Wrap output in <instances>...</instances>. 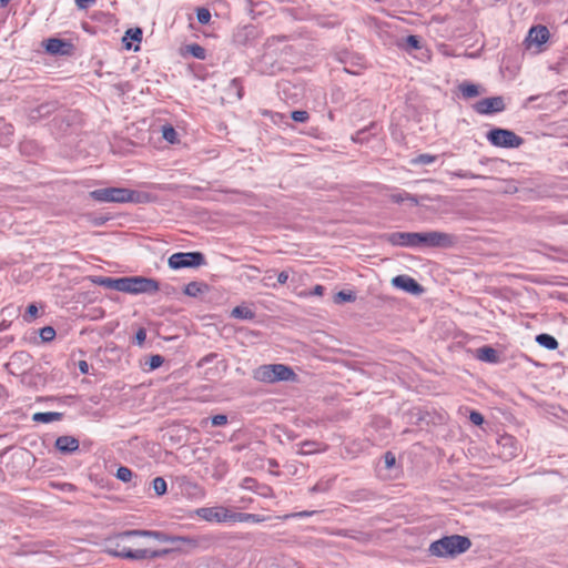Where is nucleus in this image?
<instances>
[{
	"label": "nucleus",
	"instance_id": "35",
	"mask_svg": "<svg viewBox=\"0 0 568 568\" xmlns=\"http://www.w3.org/2000/svg\"><path fill=\"white\" fill-rule=\"evenodd\" d=\"M163 362H164L163 356L158 355V354L152 355L146 363L149 365V371L159 368L163 364Z\"/></svg>",
	"mask_w": 568,
	"mask_h": 568
},
{
	"label": "nucleus",
	"instance_id": "10",
	"mask_svg": "<svg viewBox=\"0 0 568 568\" xmlns=\"http://www.w3.org/2000/svg\"><path fill=\"white\" fill-rule=\"evenodd\" d=\"M473 108L478 114H493L503 112L506 104L503 97H491L477 101Z\"/></svg>",
	"mask_w": 568,
	"mask_h": 568
},
{
	"label": "nucleus",
	"instance_id": "36",
	"mask_svg": "<svg viewBox=\"0 0 568 568\" xmlns=\"http://www.w3.org/2000/svg\"><path fill=\"white\" fill-rule=\"evenodd\" d=\"M353 301H355V295L352 292L341 291L335 296L336 303L353 302Z\"/></svg>",
	"mask_w": 568,
	"mask_h": 568
},
{
	"label": "nucleus",
	"instance_id": "18",
	"mask_svg": "<svg viewBox=\"0 0 568 568\" xmlns=\"http://www.w3.org/2000/svg\"><path fill=\"white\" fill-rule=\"evenodd\" d=\"M205 292H209V285L196 281L190 282L184 288V293L192 297H196Z\"/></svg>",
	"mask_w": 568,
	"mask_h": 568
},
{
	"label": "nucleus",
	"instance_id": "27",
	"mask_svg": "<svg viewBox=\"0 0 568 568\" xmlns=\"http://www.w3.org/2000/svg\"><path fill=\"white\" fill-rule=\"evenodd\" d=\"M333 479L320 480L313 487L310 488V493H325L328 491L332 487Z\"/></svg>",
	"mask_w": 568,
	"mask_h": 568
},
{
	"label": "nucleus",
	"instance_id": "37",
	"mask_svg": "<svg viewBox=\"0 0 568 568\" xmlns=\"http://www.w3.org/2000/svg\"><path fill=\"white\" fill-rule=\"evenodd\" d=\"M38 315V307L34 304H30L27 307L26 314L23 315V318L26 322L33 321Z\"/></svg>",
	"mask_w": 568,
	"mask_h": 568
},
{
	"label": "nucleus",
	"instance_id": "58",
	"mask_svg": "<svg viewBox=\"0 0 568 568\" xmlns=\"http://www.w3.org/2000/svg\"><path fill=\"white\" fill-rule=\"evenodd\" d=\"M9 1H10V0H0V6H1V7H4V6H7V4H8V2H9Z\"/></svg>",
	"mask_w": 568,
	"mask_h": 568
},
{
	"label": "nucleus",
	"instance_id": "45",
	"mask_svg": "<svg viewBox=\"0 0 568 568\" xmlns=\"http://www.w3.org/2000/svg\"><path fill=\"white\" fill-rule=\"evenodd\" d=\"M314 514H316L315 510H304V511L286 515L284 518L310 517V516H313Z\"/></svg>",
	"mask_w": 568,
	"mask_h": 568
},
{
	"label": "nucleus",
	"instance_id": "56",
	"mask_svg": "<svg viewBox=\"0 0 568 568\" xmlns=\"http://www.w3.org/2000/svg\"><path fill=\"white\" fill-rule=\"evenodd\" d=\"M510 184H511V187H510V185H507V189H505L506 192H511L515 190L514 184L513 183H510Z\"/></svg>",
	"mask_w": 568,
	"mask_h": 568
},
{
	"label": "nucleus",
	"instance_id": "29",
	"mask_svg": "<svg viewBox=\"0 0 568 568\" xmlns=\"http://www.w3.org/2000/svg\"><path fill=\"white\" fill-rule=\"evenodd\" d=\"M187 51L196 59L204 60L206 57V50L197 44L193 43L187 47Z\"/></svg>",
	"mask_w": 568,
	"mask_h": 568
},
{
	"label": "nucleus",
	"instance_id": "46",
	"mask_svg": "<svg viewBox=\"0 0 568 568\" xmlns=\"http://www.w3.org/2000/svg\"><path fill=\"white\" fill-rule=\"evenodd\" d=\"M231 87L235 88L237 90V97L239 99L242 98L243 95V88L241 87V81L240 79L235 78L231 81Z\"/></svg>",
	"mask_w": 568,
	"mask_h": 568
},
{
	"label": "nucleus",
	"instance_id": "31",
	"mask_svg": "<svg viewBox=\"0 0 568 568\" xmlns=\"http://www.w3.org/2000/svg\"><path fill=\"white\" fill-rule=\"evenodd\" d=\"M436 159H437L436 155L424 153V154H419L418 156L413 159L412 160V164H423V165H426V164H430V163L435 162Z\"/></svg>",
	"mask_w": 568,
	"mask_h": 568
},
{
	"label": "nucleus",
	"instance_id": "14",
	"mask_svg": "<svg viewBox=\"0 0 568 568\" xmlns=\"http://www.w3.org/2000/svg\"><path fill=\"white\" fill-rule=\"evenodd\" d=\"M92 282L105 288L124 292L125 277L113 278L105 276H95L92 278Z\"/></svg>",
	"mask_w": 568,
	"mask_h": 568
},
{
	"label": "nucleus",
	"instance_id": "15",
	"mask_svg": "<svg viewBox=\"0 0 568 568\" xmlns=\"http://www.w3.org/2000/svg\"><path fill=\"white\" fill-rule=\"evenodd\" d=\"M549 39V30L545 26H535L532 27L527 36V41L529 43H535L537 45H541L547 42Z\"/></svg>",
	"mask_w": 568,
	"mask_h": 568
},
{
	"label": "nucleus",
	"instance_id": "3",
	"mask_svg": "<svg viewBox=\"0 0 568 568\" xmlns=\"http://www.w3.org/2000/svg\"><path fill=\"white\" fill-rule=\"evenodd\" d=\"M470 547L471 541L468 537L450 535L433 541L428 551L437 557H455L466 552Z\"/></svg>",
	"mask_w": 568,
	"mask_h": 568
},
{
	"label": "nucleus",
	"instance_id": "43",
	"mask_svg": "<svg viewBox=\"0 0 568 568\" xmlns=\"http://www.w3.org/2000/svg\"><path fill=\"white\" fill-rule=\"evenodd\" d=\"M145 338H146V331L143 327L139 328L135 334V343L139 346H142L143 343L145 342Z\"/></svg>",
	"mask_w": 568,
	"mask_h": 568
},
{
	"label": "nucleus",
	"instance_id": "41",
	"mask_svg": "<svg viewBox=\"0 0 568 568\" xmlns=\"http://www.w3.org/2000/svg\"><path fill=\"white\" fill-rule=\"evenodd\" d=\"M227 423V416L223 414H219L212 417V425L213 426H223Z\"/></svg>",
	"mask_w": 568,
	"mask_h": 568
},
{
	"label": "nucleus",
	"instance_id": "32",
	"mask_svg": "<svg viewBox=\"0 0 568 568\" xmlns=\"http://www.w3.org/2000/svg\"><path fill=\"white\" fill-rule=\"evenodd\" d=\"M55 337V329L52 326H44L40 329V338L43 342H51Z\"/></svg>",
	"mask_w": 568,
	"mask_h": 568
},
{
	"label": "nucleus",
	"instance_id": "26",
	"mask_svg": "<svg viewBox=\"0 0 568 568\" xmlns=\"http://www.w3.org/2000/svg\"><path fill=\"white\" fill-rule=\"evenodd\" d=\"M162 136L165 141H168L171 144L178 142V132L170 124L162 126Z\"/></svg>",
	"mask_w": 568,
	"mask_h": 568
},
{
	"label": "nucleus",
	"instance_id": "11",
	"mask_svg": "<svg viewBox=\"0 0 568 568\" xmlns=\"http://www.w3.org/2000/svg\"><path fill=\"white\" fill-rule=\"evenodd\" d=\"M392 284L405 292L419 295L424 292V287L408 275H398L392 280Z\"/></svg>",
	"mask_w": 568,
	"mask_h": 568
},
{
	"label": "nucleus",
	"instance_id": "59",
	"mask_svg": "<svg viewBox=\"0 0 568 568\" xmlns=\"http://www.w3.org/2000/svg\"><path fill=\"white\" fill-rule=\"evenodd\" d=\"M6 327H7V326H6V324H4V323H1V324H0V331L4 329Z\"/></svg>",
	"mask_w": 568,
	"mask_h": 568
},
{
	"label": "nucleus",
	"instance_id": "44",
	"mask_svg": "<svg viewBox=\"0 0 568 568\" xmlns=\"http://www.w3.org/2000/svg\"><path fill=\"white\" fill-rule=\"evenodd\" d=\"M0 130H2L3 134L9 138L13 134V126L11 124L4 123L0 120Z\"/></svg>",
	"mask_w": 568,
	"mask_h": 568
},
{
	"label": "nucleus",
	"instance_id": "34",
	"mask_svg": "<svg viewBox=\"0 0 568 568\" xmlns=\"http://www.w3.org/2000/svg\"><path fill=\"white\" fill-rule=\"evenodd\" d=\"M291 118L295 122L304 123L310 119V114L304 110H295L291 113Z\"/></svg>",
	"mask_w": 568,
	"mask_h": 568
},
{
	"label": "nucleus",
	"instance_id": "7",
	"mask_svg": "<svg viewBox=\"0 0 568 568\" xmlns=\"http://www.w3.org/2000/svg\"><path fill=\"white\" fill-rule=\"evenodd\" d=\"M159 283L153 278L142 276L125 277L124 293L141 294L149 293L153 294L159 291Z\"/></svg>",
	"mask_w": 568,
	"mask_h": 568
},
{
	"label": "nucleus",
	"instance_id": "8",
	"mask_svg": "<svg viewBox=\"0 0 568 568\" xmlns=\"http://www.w3.org/2000/svg\"><path fill=\"white\" fill-rule=\"evenodd\" d=\"M205 264L201 252L174 253L169 257V266L173 270L197 267Z\"/></svg>",
	"mask_w": 568,
	"mask_h": 568
},
{
	"label": "nucleus",
	"instance_id": "49",
	"mask_svg": "<svg viewBox=\"0 0 568 568\" xmlns=\"http://www.w3.org/2000/svg\"><path fill=\"white\" fill-rule=\"evenodd\" d=\"M385 464L387 468H390L395 464V456L390 452L385 454Z\"/></svg>",
	"mask_w": 568,
	"mask_h": 568
},
{
	"label": "nucleus",
	"instance_id": "39",
	"mask_svg": "<svg viewBox=\"0 0 568 568\" xmlns=\"http://www.w3.org/2000/svg\"><path fill=\"white\" fill-rule=\"evenodd\" d=\"M126 36H129L134 41L141 42V40H142V30L140 28L129 29L126 31Z\"/></svg>",
	"mask_w": 568,
	"mask_h": 568
},
{
	"label": "nucleus",
	"instance_id": "13",
	"mask_svg": "<svg viewBox=\"0 0 568 568\" xmlns=\"http://www.w3.org/2000/svg\"><path fill=\"white\" fill-rule=\"evenodd\" d=\"M55 448L63 454H71L79 449V440L73 436H60L55 439Z\"/></svg>",
	"mask_w": 568,
	"mask_h": 568
},
{
	"label": "nucleus",
	"instance_id": "57",
	"mask_svg": "<svg viewBox=\"0 0 568 568\" xmlns=\"http://www.w3.org/2000/svg\"><path fill=\"white\" fill-rule=\"evenodd\" d=\"M510 184H511V187H510V185H507V189H505L506 192H511L515 190L514 184L513 183H510Z\"/></svg>",
	"mask_w": 568,
	"mask_h": 568
},
{
	"label": "nucleus",
	"instance_id": "22",
	"mask_svg": "<svg viewBox=\"0 0 568 568\" xmlns=\"http://www.w3.org/2000/svg\"><path fill=\"white\" fill-rule=\"evenodd\" d=\"M63 414L58 412H45V413H36L32 417L34 422L39 423H51L62 419Z\"/></svg>",
	"mask_w": 568,
	"mask_h": 568
},
{
	"label": "nucleus",
	"instance_id": "21",
	"mask_svg": "<svg viewBox=\"0 0 568 568\" xmlns=\"http://www.w3.org/2000/svg\"><path fill=\"white\" fill-rule=\"evenodd\" d=\"M321 444L317 442L305 440L301 444V449L297 452L300 455H308L315 454L320 452H325L326 446L320 447Z\"/></svg>",
	"mask_w": 568,
	"mask_h": 568
},
{
	"label": "nucleus",
	"instance_id": "19",
	"mask_svg": "<svg viewBox=\"0 0 568 568\" xmlns=\"http://www.w3.org/2000/svg\"><path fill=\"white\" fill-rule=\"evenodd\" d=\"M499 445L503 448H508V452L503 454L504 458L510 459L517 455V446L515 445L514 438L511 436L501 437Z\"/></svg>",
	"mask_w": 568,
	"mask_h": 568
},
{
	"label": "nucleus",
	"instance_id": "12",
	"mask_svg": "<svg viewBox=\"0 0 568 568\" xmlns=\"http://www.w3.org/2000/svg\"><path fill=\"white\" fill-rule=\"evenodd\" d=\"M45 51L53 55H69L73 50V44L69 41L50 38L45 42Z\"/></svg>",
	"mask_w": 568,
	"mask_h": 568
},
{
	"label": "nucleus",
	"instance_id": "17",
	"mask_svg": "<svg viewBox=\"0 0 568 568\" xmlns=\"http://www.w3.org/2000/svg\"><path fill=\"white\" fill-rule=\"evenodd\" d=\"M476 357L483 362L487 363H497L498 362V353L491 346H483L477 348Z\"/></svg>",
	"mask_w": 568,
	"mask_h": 568
},
{
	"label": "nucleus",
	"instance_id": "60",
	"mask_svg": "<svg viewBox=\"0 0 568 568\" xmlns=\"http://www.w3.org/2000/svg\"><path fill=\"white\" fill-rule=\"evenodd\" d=\"M9 139H3V140H0V144H4L8 142Z\"/></svg>",
	"mask_w": 568,
	"mask_h": 568
},
{
	"label": "nucleus",
	"instance_id": "42",
	"mask_svg": "<svg viewBox=\"0 0 568 568\" xmlns=\"http://www.w3.org/2000/svg\"><path fill=\"white\" fill-rule=\"evenodd\" d=\"M406 43L412 49H419L420 48V41L417 36H408L406 38Z\"/></svg>",
	"mask_w": 568,
	"mask_h": 568
},
{
	"label": "nucleus",
	"instance_id": "5",
	"mask_svg": "<svg viewBox=\"0 0 568 568\" xmlns=\"http://www.w3.org/2000/svg\"><path fill=\"white\" fill-rule=\"evenodd\" d=\"M294 371L284 364H267L257 367L253 372V378L262 383H276L282 381H293Z\"/></svg>",
	"mask_w": 568,
	"mask_h": 568
},
{
	"label": "nucleus",
	"instance_id": "4",
	"mask_svg": "<svg viewBox=\"0 0 568 568\" xmlns=\"http://www.w3.org/2000/svg\"><path fill=\"white\" fill-rule=\"evenodd\" d=\"M90 199L97 202H141V194L126 187H103L91 191Z\"/></svg>",
	"mask_w": 568,
	"mask_h": 568
},
{
	"label": "nucleus",
	"instance_id": "20",
	"mask_svg": "<svg viewBox=\"0 0 568 568\" xmlns=\"http://www.w3.org/2000/svg\"><path fill=\"white\" fill-rule=\"evenodd\" d=\"M57 109V102H47L43 104H40L38 108L33 109L31 111V116L33 119L47 116L51 114Z\"/></svg>",
	"mask_w": 568,
	"mask_h": 568
},
{
	"label": "nucleus",
	"instance_id": "62",
	"mask_svg": "<svg viewBox=\"0 0 568 568\" xmlns=\"http://www.w3.org/2000/svg\"><path fill=\"white\" fill-rule=\"evenodd\" d=\"M271 465L275 466V465H277V463L276 462H271Z\"/></svg>",
	"mask_w": 568,
	"mask_h": 568
},
{
	"label": "nucleus",
	"instance_id": "9",
	"mask_svg": "<svg viewBox=\"0 0 568 568\" xmlns=\"http://www.w3.org/2000/svg\"><path fill=\"white\" fill-rule=\"evenodd\" d=\"M196 514L207 521L224 523L234 520L235 514L225 507H203L196 510Z\"/></svg>",
	"mask_w": 568,
	"mask_h": 568
},
{
	"label": "nucleus",
	"instance_id": "24",
	"mask_svg": "<svg viewBox=\"0 0 568 568\" xmlns=\"http://www.w3.org/2000/svg\"><path fill=\"white\" fill-rule=\"evenodd\" d=\"M231 316L234 318L251 321L255 318V313L247 306L239 305L232 310Z\"/></svg>",
	"mask_w": 568,
	"mask_h": 568
},
{
	"label": "nucleus",
	"instance_id": "1",
	"mask_svg": "<svg viewBox=\"0 0 568 568\" xmlns=\"http://www.w3.org/2000/svg\"><path fill=\"white\" fill-rule=\"evenodd\" d=\"M393 245L407 247H436L448 248L457 243L454 234L430 231V232H394L387 236Z\"/></svg>",
	"mask_w": 568,
	"mask_h": 568
},
{
	"label": "nucleus",
	"instance_id": "25",
	"mask_svg": "<svg viewBox=\"0 0 568 568\" xmlns=\"http://www.w3.org/2000/svg\"><path fill=\"white\" fill-rule=\"evenodd\" d=\"M458 89L465 99L475 98V97L479 95V93H480L478 85H476L474 83L464 82V83L459 84Z\"/></svg>",
	"mask_w": 568,
	"mask_h": 568
},
{
	"label": "nucleus",
	"instance_id": "28",
	"mask_svg": "<svg viewBox=\"0 0 568 568\" xmlns=\"http://www.w3.org/2000/svg\"><path fill=\"white\" fill-rule=\"evenodd\" d=\"M115 476L119 480L129 483L133 478V471L129 467L120 466Z\"/></svg>",
	"mask_w": 568,
	"mask_h": 568
},
{
	"label": "nucleus",
	"instance_id": "54",
	"mask_svg": "<svg viewBox=\"0 0 568 568\" xmlns=\"http://www.w3.org/2000/svg\"><path fill=\"white\" fill-rule=\"evenodd\" d=\"M323 291H324V287L321 286V285H316L315 288H314V294L316 295H322L323 294Z\"/></svg>",
	"mask_w": 568,
	"mask_h": 568
},
{
	"label": "nucleus",
	"instance_id": "48",
	"mask_svg": "<svg viewBox=\"0 0 568 568\" xmlns=\"http://www.w3.org/2000/svg\"><path fill=\"white\" fill-rule=\"evenodd\" d=\"M365 133H366V129H363V130H359L355 133V135H353V141L354 142H363L365 140Z\"/></svg>",
	"mask_w": 568,
	"mask_h": 568
},
{
	"label": "nucleus",
	"instance_id": "52",
	"mask_svg": "<svg viewBox=\"0 0 568 568\" xmlns=\"http://www.w3.org/2000/svg\"><path fill=\"white\" fill-rule=\"evenodd\" d=\"M79 369L82 374H88L89 373V364L85 362V361H80L79 364Z\"/></svg>",
	"mask_w": 568,
	"mask_h": 568
},
{
	"label": "nucleus",
	"instance_id": "6",
	"mask_svg": "<svg viewBox=\"0 0 568 568\" xmlns=\"http://www.w3.org/2000/svg\"><path fill=\"white\" fill-rule=\"evenodd\" d=\"M487 140L498 148H519L524 143V139L515 132L507 129H493L487 133Z\"/></svg>",
	"mask_w": 568,
	"mask_h": 568
},
{
	"label": "nucleus",
	"instance_id": "40",
	"mask_svg": "<svg viewBox=\"0 0 568 568\" xmlns=\"http://www.w3.org/2000/svg\"><path fill=\"white\" fill-rule=\"evenodd\" d=\"M392 199H393V201H394V202H397V203L403 202V201H409V202H412L413 204H415V203H416V200H415L414 197H412V196H410L409 194H407V193H405V194H394V195L392 196Z\"/></svg>",
	"mask_w": 568,
	"mask_h": 568
},
{
	"label": "nucleus",
	"instance_id": "2",
	"mask_svg": "<svg viewBox=\"0 0 568 568\" xmlns=\"http://www.w3.org/2000/svg\"><path fill=\"white\" fill-rule=\"evenodd\" d=\"M152 537L159 541H168V536L162 531L155 530H143V529H132L119 532L114 536L109 537L105 540V552L113 557L133 559L134 550L125 545V540L131 537Z\"/></svg>",
	"mask_w": 568,
	"mask_h": 568
},
{
	"label": "nucleus",
	"instance_id": "50",
	"mask_svg": "<svg viewBox=\"0 0 568 568\" xmlns=\"http://www.w3.org/2000/svg\"><path fill=\"white\" fill-rule=\"evenodd\" d=\"M75 3L80 9H87L94 3V0H75Z\"/></svg>",
	"mask_w": 568,
	"mask_h": 568
},
{
	"label": "nucleus",
	"instance_id": "30",
	"mask_svg": "<svg viewBox=\"0 0 568 568\" xmlns=\"http://www.w3.org/2000/svg\"><path fill=\"white\" fill-rule=\"evenodd\" d=\"M152 486L158 496H162L166 493V481L162 477H155L152 481Z\"/></svg>",
	"mask_w": 568,
	"mask_h": 568
},
{
	"label": "nucleus",
	"instance_id": "23",
	"mask_svg": "<svg viewBox=\"0 0 568 568\" xmlns=\"http://www.w3.org/2000/svg\"><path fill=\"white\" fill-rule=\"evenodd\" d=\"M536 342L540 346H542L549 351H554V349L558 348V345H559L557 339L554 336L546 334V333L537 335Z\"/></svg>",
	"mask_w": 568,
	"mask_h": 568
},
{
	"label": "nucleus",
	"instance_id": "16",
	"mask_svg": "<svg viewBox=\"0 0 568 568\" xmlns=\"http://www.w3.org/2000/svg\"><path fill=\"white\" fill-rule=\"evenodd\" d=\"M172 550L171 549H159V550H150V549H145V548H139V549H135L134 550V555H132L134 557V560H142V559H146V558H162L164 556H166L168 554H170Z\"/></svg>",
	"mask_w": 568,
	"mask_h": 568
},
{
	"label": "nucleus",
	"instance_id": "61",
	"mask_svg": "<svg viewBox=\"0 0 568 568\" xmlns=\"http://www.w3.org/2000/svg\"><path fill=\"white\" fill-rule=\"evenodd\" d=\"M536 99H537V97H529V98H528V101H534V100H536Z\"/></svg>",
	"mask_w": 568,
	"mask_h": 568
},
{
	"label": "nucleus",
	"instance_id": "53",
	"mask_svg": "<svg viewBox=\"0 0 568 568\" xmlns=\"http://www.w3.org/2000/svg\"><path fill=\"white\" fill-rule=\"evenodd\" d=\"M456 175L459 178H475L474 174H470L468 172H458V173H456Z\"/></svg>",
	"mask_w": 568,
	"mask_h": 568
},
{
	"label": "nucleus",
	"instance_id": "33",
	"mask_svg": "<svg viewBox=\"0 0 568 568\" xmlns=\"http://www.w3.org/2000/svg\"><path fill=\"white\" fill-rule=\"evenodd\" d=\"M196 19L201 24H207L211 20V12L206 8H199L196 10Z\"/></svg>",
	"mask_w": 568,
	"mask_h": 568
},
{
	"label": "nucleus",
	"instance_id": "51",
	"mask_svg": "<svg viewBox=\"0 0 568 568\" xmlns=\"http://www.w3.org/2000/svg\"><path fill=\"white\" fill-rule=\"evenodd\" d=\"M288 280V272L287 271H282L281 273H278L277 275V282L280 284H285Z\"/></svg>",
	"mask_w": 568,
	"mask_h": 568
},
{
	"label": "nucleus",
	"instance_id": "38",
	"mask_svg": "<svg viewBox=\"0 0 568 568\" xmlns=\"http://www.w3.org/2000/svg\"><path fill=\"white\" fill-rule=\"evenodd\" d=\"M469 420L474 425L480 426L484 423V416L479 412L471 410L469 415Z\"/></svg>",
	"mask_w": 568,
	"mask_h": 568
},
{
	"label": "nucleus",
	"instance_id": "47",
	"mask_svg": "<svg viewBox=\"0 0 568 568\" xmlns=\"http://www.w3.org/2000/svg\"><path fill=\"white\" fill-rule=\"evenodd\" d=\"M109 220L108 216L101 215V216H93L91 220V223L95 226L104 224Z\"/></svg>",
	"mask_w": 568,
	"mask_h": 568
},
{
	"label": "nucleus",
	"instance_id": "55",
	"mask_svg": "<svg viewBox=\"0 0 568 568\" xmlns=\"http://www.w3.org/2000/svg\"><path fill=\"white\" fill-rule=\"evenodd\" d=\"M216 355L215 354H210L207 356H205L202 361L203 362H210L212 358H214Z\"/></svg>",
	"mask_w": 568,
	"mask_h": 568
}]
</instances>
